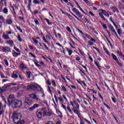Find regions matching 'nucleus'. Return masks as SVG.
Segmentation results:
<instances>
[{"label":"nucleus","mask_w":124,"mask_h":124,"mask_svg":"<svg viewBox=\"0 0 124 124\" xmlns=\"http://www.w3.org/2000/svg\"><path fill=\"white\" fill-rule=\"evenodd\" d=\"M29 97L33 98V99H34V100H36V101H40V99L38 98V97L37 96V95H36L35 93L29 94Z\"/></svg>","instance_id":"obj_6"},{"label":"nucleus","mask_w":124,"mask_h":124,"mask_svg":"<svg viewBox=\"0 0 124 124\" xmlns=\"http://www.w3.org/2000/svg\"><path fill=\"white\" fill-rule=\"evenodd\" d=\"M83 21H84V22H85V23H89V19H88V18H87L86 17H85V18L83 19Z\"/></svg>","instance_id":"obj_49"},{"label":"nucleus","mask_w":124,"mask_h":124,"mask_svg":"<svg viewBox=\"0 0 124 124\" xmlns=\"http://www.w3.org/2000/svg\"><path fill=\"white\" fill-rule=\"evenodd\" d=\"M36 116L38 119H42V118L44 117L43 108H42L41 110H37Z\"/></svg>","instance_id":"obj_4"},{"label":"nucleus","mask_w":124,"mask_h":124,"mask_svg":"<svg viewBox=\"0 0 124 124\" xmlns=\"http://www.w3.org/2000/svg\"><path fill=\"white\" fill-rule=\"evenodd\" d=\"M72 110L73 111V112L75 113V114H77V115H78L79 114L80 112H79V111L78 110H76V109L75 108H73L72 109Z\"/></svg>","instance_id":"obj_31"},{"label":"nucleus","mask_w":124,"mask_h":124,"mask_svg":"<svg viewBox=\"0 0 124 124\" xmlns=\"http://www.w3.org/2000/svg\"><path fill=\"white\" fill-rule=\"evenodd\" d=\"M67 109L68 111H69V113H70L72 114H73V112H72V111L71 110V108H70V107H69V106H68L67 107Z\"/></svg>","instance_id":"obj_36"},{"label":"nucleus","mask_w":124,"mask_h":124,"mask_svg":"<svg viewBox=\"0 0 124 124\" xmlns=\"http://www.w3.org/2000/svg\"><path fill=\"white\" fill-rule=\"evenodd\" d=\"M9 104L12 105L13 108H21L23 106L22 102L19 100L15 99L14 95H10L8 99Z\"/></svg>","instance_id":"obj_1"},{"label":"nucleus","mask_w":124,"mask_h":124,"mask_svg":"<svg viewBox=\"0 0 124 124\" xmlns=\"http://www.w3.org/2000/svg\"><path fill=\"white\" fill-rule=\"evenodd\" d=\"M72 11H73V12L76 13V14L79 11V10H78V9H76V8H73L72 9Z\"/></svg>","instance_id":"obj_38"},{"label":"nucleus","mask_w":124,"mask_h":124,"mask_svg":"<svg viewBox=\"0 0 124 124\" xmlns=\"http://www.w3.org/2000/svg\"><path fill=\"white\" fill-rule=\"evenodd\" d=\"M98 95L100 97V98L102 99V100H103V97L101 95V94H100V93H99L98 94Z\"/></svg>","instance_id":"obj_64"},{"label":"nucleus","mask_w":124,"mask_h":124,"mask_svg":"<svg viewBox=\"0 0 124 124\" xmlns=\"http://www.w3.org/2000/svg\"><path fill=\"white\" fill-rule=\"evenodd\" d=\"M33 3H34V4H39V1L38 0H33L32 1Z\"/></svg>","instance_id":"obj_40"},{"label":"nucleus","mask_w":124,"mask_h":124,"mask_svg":"<svg viewBox=\"0 0 124 124\" xmlns=\"http://www.w3.org/2000/svg\"><path fill=\"white\" fill-rule=\"evenodd\" d=\"M0 20H1V21H2V22L3 23H4V22H5V19H4V17H3V16H0Z\"/></svg>","instance_id":"obj_44"},{"label":"nucleus","mask_w":124,"mask_h":124,"mask_svg":"<svg viewBox=\"0 0 124 124\" xmlns=\"http://www.w3.org/2000/svg\"><path fill=\"white\" fill-rule=\"evenodd\" d=\"M29 55L31 56L33 58H34V59H35V58H36V56H35V55H33L31 52H29Z\"/></svg>","instance_id":"obj_53"},{"label":"nucleus","mask_w":124,"mask_h":124,"mask_svg":"<svg viewBox=\"0 0 124 124\" xmlns=\"http://www.w3.org/2000/svg\"><path fill=\"white\" fill-rule=\"evenodd\" d=\"M52 84L54 87H57V84H56V81L54 80H52Z\"/></svg>","instance_id":"obj_45"},{"label":"nucleus","mask_w":124,"mask_h":124,"mask_svg":"<svg viewBox=\"0 0 124 124\" xmlns=\"http://www.w3.org/2000/svg\"><path fill=\"white\" fill-rule=\"evenodd\" d=\"M10 86H11V85L6 84L3 86L0 87V93H5V92H6V90H7L8 88L10 87Z\"/></svg>","instance_id":"obj_3"},{"label":"nucleus","mask_w":124,"mask_h":124,"mask_svg":"<svg viewBox=\"0 0 124 124\" xmlns=\"http://www.w3.org/2000/svg\"><path fill=\"white\" fill-rule=\"evenodd\" d=\"M19 67L21 70H28V69H29V68L24 63L20 64Z\"/></svg>","instance_id":"obj_10"},{"label":"nucleus","mask_w":124,"mask_h":124,"mask_svg":"<svg viewBox=\"0 0 124 124\" xmlns=\"http://www.w3.org/2000/svg\"><path fill=\"white\" fill-rule=\"evenodd\" d=\"M88 45H90V46H93V43L91 41H88Z\"/></svg>","instance_id":"obj_52"},{"label":"nucleus","mask_w":124,"mask_h":124,"mask_svg":"<svg viewBox=\"0 0 124 124\" xmlns=\"http://www.w3.org/2000/svg\"><path fill=\"white\" fill-rule=\"evenodd\" d=\"M16 27L17 30L19 31L20 32H23V30H22V29H21V27H18L17 25Z\"/></svg>","instance_id":"obj_42"},{"label":"nucleus","mask_w":124,"mask_h":124,"mask_svg":"<svg viewBox=\"0 0 124 124\" xmlns=\"http://www.w3.org/2000/svg\"><path fill=\"white\" fill-rule=\"evenodd\" d=\"M77 31H78V32H80V33H81V34H82V35H84V32H83V31L81 30H80V29L77 28Z\"/></svg>","instance_id":"obj_48"},{"label":"nucleus","mask_w":124,"mask_h":124,"mask_svg":"<svg viewBox=\"0 0 124 124\" xmlns=\"http://www.w3.org/2000/svg\"><path fill=\"white\" fill-rule=\"evenodd\" d=\"M117 53L118 55H119V56H121V57H123V58H124V54H123V53H122V52H120V51L117 50Z\"/></svg>","instance_id":"obj_33"},{"label":"nucleus","mask_w":124,"mask_h":124,"mask_svg":"<svg viewBox=\"0 0 124 124\" xmlns=\"http://www.w3.org/2000/svg\"><path fill=\"white\" fill-rule=\"evenodd\" d=\"M102 13L101 12H99V15L100 16V17L102 18V19H103V20H104V21H105L106 20V18H105V17H104V16H103V15H102Z\"/></svg>","instance_id":"obj_24"},{"label":"nucleus","mask_w":124,"mask_h":124,"mask_svg":"<svg viewBox=\"0 0 124 124\" xmlns=\"http://www.w3.org/2000/svg\"><path fill=\"white\" fill-rule=\"evenodd\" d=\"M109 20L110 21V22H112V23L113 24L114 26L115 27H117V25H116V24L115 23V22H114V21H113V20L112 19V16H111L109 18Z\"/></svg>","instance_id":"obj_43"},{"label":"nucleus","mask_w":124,"mask_h":124,"mask_svg":"<svg viewBox=\"0 0 124 124\" xmlns=\"http://www.w3.org/2000/svg\"><path fill=\"white\" fill-rule=\"evenodd\" d=\"M76 15L78 16V17H79V18H82L83 17V15H82V14H81V13H80V12H79V11L77 12Z\"/></svg>","instance_id":"obj_29"},{"label":"nucleus","mask_w":124,"mask_h":124,"mask_svg":"<svg viewBox=\"0 0 124 124\" xmlns=\"http://www.w3.org/2000/svg\"><path fill=\"white\" fill-rule=\"evenodd\" d=\"M0 77H1V79L7 78V77L5 76V75H4L3 73H0Z\"/></svg>","instance_id":"obj_25"},{"label":"nucleus","mask_w":124,"mask_h":124,"mask_svg":"<svg viewBox=\"0 0 124 124\" xmlns=\"http://www.w3.org/2000/svg\"><path fill=\"white\" fill-rule=\"evenodd\" d=\"M102 26H103V28H104V29H105V30H106V29H108L107 26H106V25H105V24H103V25H102Z\"/></svg>","instance_id":"obj_60"},{"label":"nucleus","mask_w":124,"mask_h":124,"mask_svg":"<svg viewBox=\"0 0 124 124\" xmlns=\"http://www.w3.org/2000/svg\"><path fill=\"white\" fill-rule=\"evenodd\" d=\"M66 30L67 31H69V32H71V29H70V28H69V27H66Z\"/></svg>","instance_id":"obj_55"},{"label":"nucleus","mask_w":124,"mask_h":124,"mask_svg":"<svg viewBox=\"0 0 124 124\" xmlns=\"http://www.w3.org/2000/svg\"><path fill=\"white\" fill-rule=\"evenodd\" d=\"M39 107V105L35 104L33 105V106L31 108H29V110L30 111H32V110H34L35 108H38V107Z\"/></svg>","instance_id":"obj_13"},{"label":"nucleus","mask_w":124,"mask_h":124,"mask_svg":"<svg viewBox=\"0 0 124 124\" xmlns=\"http://www.w3.org/2000/svg\"><path fill=\"white\" fill-rule=\"evenodd\" d=\"M37 86L35 85H30L27 86V90H33V91H36Z\"/></svg>","instance_id":"obj_9"},{"label":"nucleus","mask_w":124,"mask_h":124,"mask_svg":"<svg viewBox=\"0 0 124 124\" xmlns=\"http://www.w3.org/2000/svg\"><path fill=\"white\" fill-rule=\"evenodd\" d=\"M72 110L73 111V112L75 113V114H77V115H78L79 114L80 112H79V111L78 110H76V109L75 108H73L72 109Z\"/></svg>","instance_id":"obj_30"},{"label":"nucleus","mask_w":124,"mask_h":124,"mask_svg":"<svg viewBox=\"0 0 124 124\" xmlns=\"http://www.w3.org/2000/svg\"><path fill=\"white\" fill-rule=\"evenodd\" d=\"M111 56L113 60H114V61H115V62H117V64H118L119 66H121V67H122L123 66L122 65V63H121L120 62H119V60H118V58H117V56L115 55V54H114L113 53L111 54Z\"/></svg>","instance_id":"obj_7"},{"label":"nucleus","mask_w":124,"mask_h":124,"mask_svg":"<svg viewBox=\"0 0 124 124\" xmlns=\"http://www.w3.org/2000/svg\"><path fill=\"white\" fill-rule=\"evenodd\" d=\"M26 75H27V78H28L29 79L31 78V72H26Z\"/></svg>","instance_id":"obj_21"},{"label":"nucleus","mask_w":124,"mask_h":124,"mask_svg":"<svg viewBox=\"0 0 124 124\" xmlns=\"http://www.w3.org/2000/svg\"><path fill=\"white\" fill-rule=\"evenodd\" d=\"M17 39L19 42H22V41H23V40H22V38H21V36L19 34L18 35Z\"/></svg>","instance_id":"obj_37"},{"label":"nucleus","mask_w":124,"mask_h":124,"mask_svg":"<svg viewBox=\"0 0 124 124\" xmlns=\"http://www.w3.org/2000/svg\"><path fill=\"white\" fill-rule=\"evenodd\" d=\"M62 107L65 110V111H66V107H65V105H63V104H62Z\"/></svg>","instance_id":"obj_51"},{"label":"nucleus","mask_w":124,"mask_h":124,"mask_svg":"<svg viewBox=\"0 0 124 124\" xmlns=\"http://www.w3.org/2000/svg\"><path fill=\"white\" fill-rule=\"evenodd\" d=\"M2 51L4 53H10L11 48L9 46H5L2 47Z\"/></svg>","instance_id":"obj_8"},{"label":"nucleus","mask_w":124,"mask_h":124,"mask_svg":"<svg viewBox=\"0 0 124 124\" xmlns=\"http://www.w3.org/2000/svg\"><path fill=\"white\" fill-rule=\"evenodd\" d=\"M61 87L62 88L63 91H64V92H67V90H66V88H65V87H64V86L62 85Z\"/></svg>","instance_id":"obj_46"},{"label":"nucleus","mask_w":124,"mask_h":124,"mask_svg":"<svg viewBox=\"0 0 124 124\" xmlns=\"http://www.w3.org/2000/svg\"><path fill=\"white\" fill-rule=\"evenodd\" d=\"M67 51H68V54H69V56H71V55L72 54V53H73V51L72 50H70V49H68V48H67Z\"/></svg>","instance_id":"obj_35"},{"label":"nucleus","mask_w":124,"mask_h":124,"mask_svg":"<svg viewBox=\"0 0 124 124\" xmlns=\"http://www.w3.org/2000/svg\"><path fill=\"white\" fill-rule=\"evenodd\" d=\"M36 66H37V67H40V65L38 64V63H37V62H36L34 61V62Z\"/></svg>","instance_id":"obj_56"},{"label":"nucleus","mask_w":124,"mask_h":124,"mask_svg":"<svg viewBox=\"0 0 124 124\" xmlns=\"http://www.w3.org/2000/svg\"><path fill=\"white\" fill-rule=\"evenodd\" d=\"M36 91H37L38 92H41V91H42V88L40 86H39V85H37Z\"/></svg>","instance_id":"obj_23"},{"label":"nucleus","mask_w":124,"mask_h":124,"mask_svg":"<svg viewBox=\"0 0 124 124\" xmlns=\"http://www.w3.org/2000/svg\"><path fill=\"white\" fill-rule=\"evenodd\" d=\"M54 98L55 99L56 102L58 103V98L57 97V95L56 94L54 95Z\"/></svg>","instance_id":"obj_59"},{"label":"nucleus","mask_w":124,"mask_h":124,"mask_svg":"<svg viewBox=\"0 0 124 124\" xmlns=\"http://www.w3.org/2000/svg\"><path fill=\"white\" fill-rule=\"evenodd\" d=\"M33 42L35 43V44H38V41L35 40V39H33V38H32Z\"/></svg>","instance_id":"obj_50"},{"label":"nucleus","mask_w":124,"mask_h":124,"mask_svg":"<svg viewBox=\"0 0 124 124\" xmlns=\"http://www.w3.org/2000/svg\"><path fill=\"white\" fill-rule=\"evenodd\" d=\"M108 28L110 29V30L111 31H113L115 30V29H114V27L112 25H109L108 26Z\"/></svg>","instance_id":"obj_32"},{"label":"nucleus","mask_w":124,"mask_h":124,"mask_svg":"<svg viewBox=\"0 0 124 124\" xmlns=\"http://www.w3.org/2000/svg\"><path fill=\"white\" fill-rule=\"evenodd\" d=\"M104 50L105 52H106V53H107V54H109V52H108V51L107 50V48H105V47H104Z\"/></svg>","instance_id":"obj_61"},{"label":"nucleus","mask_w":124,"mask_h":124,"mask_svg":"<svg viewBox=\"0 0 124 124\" xmlns=\"http://www.w3.org/2000/svg\"><path fill=\"white\" fill-rule=\"evenodd\" d=\"M46 124H54V122L51 121L47 122Z\"/></svg>","instance_id":"obj_54"},{"label":"nucleus","mask_w":124,"mask_h":124,"mask_svg":"<svg viewBox=\"0 0 124 124\" xmlns=\"http://www.w3.org/2000/svg\"><path fill=\"white\" fill-rule=\"evenodd\" d=\"M4 62H5V64L6 66H8L9 65V63H8V61L6 59H4Z\"/></svg>","instance_id":"obj_39"},{"label":"nucleus","mask_w":124,"mask_h":124,"mask_svg":"<svg viewBox=\"0 0 124 124\" xmlns=\"http://www.w3.org/2000/svg\"><path fill=\"white\" fill-rule=\"evenodd\" d=\"M12 55H13V57H14L15 58H16V57H17V56H20V55H21V53H17L16 52L15 50H13V51L12 52Z\"/></svg>","instance_id":"obj_14"},{"label":"nucleus","mask_w":124,"mask_h":124,"mask_svg":"<svg viewBox=\"0 0 124 124\" xmlns=\"http://www.w3.org/2000/svg\"><path fill=\"white\" fill-rule=\"evenodd\" d=\"M6 23H7L8 25H11L13 23V21L12 19H7Z\"/></svg>","instance_id":"obj_28"},{"label":"nucleus","mask_w":124,"mask_h":124,"mask_svg":"<svg viewBox=\"0 0 124 124\" xmlns=\"http://www.w3.org/2000/svg\"><path fill=\"white\" fill-rule=\"evenodd\" d=\"M113 12H114V13H115L116 12H117L118 13H119L120 12L119 11V10H118V8L116 7H113Z\"/></svg>","instance_id":"obj_26"},{"label":"nucleus","mask_w":124,"mask_h":124,"mask_svg":"<svg viewBox=\"0 0 124 124\" xmlns=\"http://www.w3.org/2000/svg\"><path fill=\"white\" fill-rule=\"evenodd\" d=\"M112 100L113 101V102H114V103H116V98L115 97H112Z\"/></svg>","instance_id":"obj_62"},{"label":"nucleus","mask_w":124,"mask_h":124,"mask_svg":"<svg viewBox=\"0 0 124 124\" xmlns=\"http://www.w3.org/2000/svg\"><path fill=\"white\" fill-rule=\"evenodd\" d=\"M94 64L97 67H98L99 70H101V66H100V65H99V63L97 62L96 61H94Z\"/></svg>","instance_id":"obj_19"},{"label":"nucleus","mask_w":124,"mask_h":124,"mask_svg":"<svg viewBox=\"0 0 124 124\" xmlns=\"http://www.w3.org/2000/svg\"><path fill=\"white\" fill-rule=\"evenodd\" d=\"M2 36V38L3 39H5V40H8V39H9V36H8V35L7 34H5L3 33Z\"/></svg>","instance_id":"obj_15"},{"label":"nucleus","mask_w":124,"mask_h":124,"mask_svg":"<svg viewBox=\"0 0 124 124\" xmlns=\"http://www.w3.org/2000/svg\"><path fill=\"white\" fill-rule=\"evenodd\" d=\"M102 13H103L105 15V16L109 17V14L107 12H106V11L103 10L102 11Z\"/></svg>","instance_id":"obj_17"},{"label":"nucleus","mask_w":124,"mask_h":124,"mask_svg":"<svg viewBox=\"0 0 124 124\" xmlns=\"http://www.w3.org/2000/svg\"><path fill=\"white\" fill-rule=\"evenodd\" d=\"M6 42L7 44L10 45V47H12L13 46V43H14L12 40L7 41Z\"/></svg>","instance_id":"obj_18"},{"label":"nucleus","mask_w":124,"mask_h":124,"mask_svg":"<svg viewBox=\"0 0 124 124\" xmlns=\"http://www.w3.org/2000/svg\"><path fill=\"white\" fill-rule=\"evenodd\" d=\"M45 21H46V23H47V24L49 26H52V22H51V21H50V20H49L47 18H45Z\"/></svg>","instance_id":"obj_27"},{"label":"nucleus","mask_w":124,"mask_h":124,"mask_svg":"<svg viewBox=\"0 0 124 124\" xmlns=\"http://www.w3.org/2000/svg\"><path fill=\"white\" fill-rule=\"evenodd\" d=\"M3 12L4 14H7L8 13V10L7 8H4Z\"/></svg>","instance_id":"obj_41"},{"label":"nucleus","mask_w":124,"mask_h":124,"mask_svg":"<svg viewBox=\"0 0 124 124\" xmlns=\"http://www.w3.org/2000/svg\"><path fill=\"white\" fill-rule=\"evenodd\" d=\"M117 32L119 35H121V33H122V32L121 31V29H118L117 30Z\"/></svg>","instance_id":"obj_57"},{"label":"nucleus","mask_w":124,"mask_h":124,"mask_svg":"<svg viewBox=\"0 0 124 124\" xmlns=\"http://www.w3.org/2000/svg\"><path fill=\"white\" fill-rule=\"evenodd\" d=\"M14 49L15 50H16V51L18 53H20V49H19V48H17L16 46H15L14 47Z\"/></svg>","instance_id":"obj_47"},{"label":"nucleus","mask_w":124,"mask_h":124,"mask_svg":"<svg viewBox=\"0 0 124 124\" xmlns=\"http://www.w3.org/2000/svg\"><path fill=\"white\" fill-rule=\"evenodd\" d=\"M4 114V111L1 109L0 110V115H3Z\"/></svg>","instance_id":"obj_58"},{"label":"nucleus","mask_w":124,"mask_h":124,"mask_svg":"<svg viewBox=\"0 0 124 124\" xmlns=\"http://www.w3.org/2000/svg\"><path fill=\"white\" fill-rule=\"evenodd\" d=\"M18 90H19V88H18L17 87H14L11 89V91H12L14 92H17V91H18Z\"/></svg>","instance_id":"obj_20"},{"label":"nucleus","mask_w":124,"mask_h":124,"mask_svg":"<svg viewBox=\"0 0 124 124\" xmlns=\"http://www.w3.org/2000/svg\"><path fill=\"white\" fill-rule=\"evenodd\" d=\"M73 102H74V103H75V105L76 106V107H77L76 109H77L78 110V109H79V108H80V106L79 105V104H78V103H77V102H76V101L74 100V101H73Z\"/></svg>","instance_id":"obj_22"},{"label":"nucleus","mask_w":124,"mask_h":124,"mask_svg":"<svg viewBox=\"0 0 124 124\" xmlns=\"http://www.w3.org/2000/svg\"><path fill=\"white\" fill-rule=\"evenodd\" d=\"M43 112L44 117L45 116H50V115H52V113L46 108H43Z\"/></svg>","instance_id":"obj_5"},{"label":"nucleus","mask_w":124,"mask_h":124,"mask_svg":"<svg viewBox=\"0 0 124 124\" xmlns=\"http://www.w3.org/2000/svg\"><path fill=\"white\" fill-rule=\"evenodd\" d=\"M56 112L60 118H62V113L59 109L56 108Z\"/></svg>","instance_id":"obj_16"},{"label":"nucleus","mask_w":124,"mask_h":124,"mask_svg":"<svg viewBox=\"0 0 124 124\" xmlns=\"http://www.w3.org/2000/svg\"><path fill=\"white\" fill-rule=\"evenodd\" d=\"M90 40L92 41V42H94V43H95V42H96V41H95V40L93 38H91Z\"/></svg>","instance_id":"obj_63"},{"label":"nucleus","mask_w":124,"mask_h":124,"mask_svg":"<svg viewBox=\"0 0 124 124\" xmlns=\"http://www.w3.org/2000/svg\"><path fill=\"white\" fill-rule=\"evenodd\" d=\"M22 114L20 113H16L15 111L13 112L12 119L14 123H18L21 120Z\"/></svg>","instance_id":"obj_2"},{"label":"nucleus","mask_w":124,"mask_h":124,"mask_svg":"<svg viewBox=\"0 0 124 124\" xmlns=\"http://www.w3.org/2000/svg\"><path fill=\"white\" fill-rule=\"evenodd\" d=\"M25 103H27L28 105H31V104L32 103V102H31V100L29 98L26 97L24 100Z\"/></svg>","instance_id":"obj_11"},{"label":"nucleus","mask_w":124,"mask_h":124,"mask_svg":"<svg viewBox=\"0 0 124 124\" xmlns=\"http://www.w3.org/2000/svg\"><path fill=\"white\" fill-rule=\"evenodd\" d=\"M34 21L36 26H38V25H39V22L38 21V20L37 19V18H35Z\"/></svg>","instance_id":"obj_34"},{"label":"nucleus","mask_w":124,"mask_h":124,"mask_svg":"<svg viewBox=\"0 0 124 124\" xmlns=\"http://www.w3.org/2000/svg\"><path fill=\"white\" fill-rule=\"evenodd\" d=\"M19 75V74H18V73H17L16 72H14L13 73V74L12 75V77L14 79H16V78H18Z\"/></svg>","instance_id":"obj_12"}]
</instances>
